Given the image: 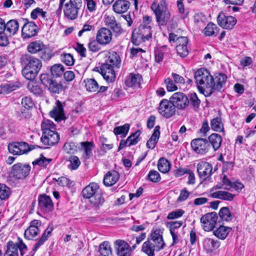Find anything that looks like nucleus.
I'll return each instance as SVG.
<instances>
[{"label": "nucleus", "mask_w": 256, "mask_h": 256, "mask_svg": "<svg viewBox=\"0 0 256 256\" xmlns=\"http://www.w3.org/2000/svg\"><path fill=\"white\" fill-rule=\"evenodd\" d=\"M194 77L201 93L204 94L206 88L210 89L206 96H210L214 90L220 91L227 79L226 75L222 73L216 74L213 77L209 71L204 68L198 69L194 73Z\"/></svg>", "instance_id": "nucleus-1"}, {"label": "nucleus", "mask_w": 256, "mask_h": 256, "mask_svg": "<svg viewBox=\"0 0 256 256\" xmlns=\"http://www.w3.org/2000/svg\"><path fill=\"white\" fill-rule=\"evenodd\" d=\"M105 62L100 66V74L108 82H114L116 78L114 68L121 66V58L115 51L109 50L105 54Z\"/></svg>", "instance_id": "nucleus-2"}, {"label": "nucleus", "mask_w": 256, "mask_h": 256, "mask_svg": "<svg viewBox=\"0 0 256 256\" xmlns=\"http://www.w3.org/2000/svg\"><path fill=\"white\" fill-rule=\"evenodd\" d=\"M82 194L84 198L88 200L92 207L96 210H99L105 202L99 185L96 182H91L86 186Z\"/></svg>", "instance_id": "nucleus-3"}, {"label": "nucleus", "mask_w": 256, "mask_h": 256, "mask_svg": "<svg viewBox=\"0 0 256 256\" xmlns=\"http://www.w3.org/2000/svg\"><path fill=\"white\" fill-rule=\"evenodd\" d=\"M21 60L22 64L24 65L22 70L23 76L27 80H34L42 66L40 60L28 54L24 55Z\"/></svg>", "instance_id": "nucleus-4"}, {"label": "nucleus", "mask_w": 256, "mask_h": 256, "mask_svg": "<svg viewBox=\"0 0 256 256\" xmlns=\"http://www.w3.org/2000/svg\"><path fill=\"white\" fill-rule=\"evenodd\" d=\"M30 170L31 166L28 164H14L8 172L6 178L8 183L12 186H15L20 180L24 179L29 175Z\"/></svg>", "instance_id": "nucleus-5"}, {"label": "nucleus", "mask_w": 256, "mask_h": 256, "mask_svg": "<svg viewBox=\"0 0 256 256\" xmlns=\"http://www.w3.org/2000/svg\"><path fill=\"white\" fill-rule=\"evenodd\" d=\"M152 31L150 26L140 24L138 28H135L132 34L131 40L136 46L152 38Z\"/></svg>", "instance_id": "nucleus-6"}, {"label": "nucleus", "mask_w": 256, "mask_h": 256, "mask_svg": "<svg viewBox=\"0 0 256 256\" xmlns=\"http://www.w3.org/2000/svg\"><path fill=\"white\" fill-rule=\"evenodd\" d=\"M82 5V0H69L63 5L64 15L69 20H76Z\"/></svg>", "instance_id": "nucleus-7"}, {"label": "nucleus", "mask_w": 256, "mask_h": 256, "mask_svg": "<svg viewBox=\"0 0 256 256\" xmlns=\"http://www.w3.org/2000/svg\"><path fill=\"white\" fill-rule=\"evenodd\" d=\"M40 80L42 83L48 88V91L51 94H59L63 90L62 84L61 83L57 82L47 74H42Z\"/></svg>", "instance_id": "nucleus-8"}, {"label": "nucleus", "mask_w": 256, "mask_h": 256, "mask_svg": "<svg viewBox=\"0 0 256 256\" xmlns=\"http://www.w3.org/2000/svg\"><path fill=\"white\" fill-rule=\"evenodd\" d=\"M176 111L175 107L170 99L164 98L160 102L158 112L163 117L169 118L175 114Z\"/></svg>", "instance_id": "nucleus-9"}, {"label": "nucleus", "mask_w": 256, "mask_h": 256, "mask_svg": "<svg viewBox=\"0 0 256 256\" xmlns=\"http://www.w3.org/2000/svg\"><path fill=\"white\" fill-rule=\"evenodd\" d=\"M170 99L172 104H174L175 108H176L180 110H184L189 104V100L188 96L182 92H175Z\"/></svg>", "instance_id": "nucleus-10"}, {"label": "nucleus", "mask_w": 256, "mask_h": 256, "mask_svg": "<svg viewBox=\"0 0 256 256\" xmlns=\"http://www.w3.org/2000/svg\"><path fill=\"white\" fill-rule=\"evenodd\" d=\"M218 215L216 212L208 213L200 218L203 229L205 231L212 230L215 226L218 220Z\"/></svg>", "instance_id": "nucleus-11"}, {"label": "nucleus", "mask_w": 256, "mask_h": 256, "mask_svg": "<svg viewBox=\"0 0 256 256\" xmlns=\"http://www.w3.org/2000/svg\"><path fill=\"white\" fill-rule=\"evenodd\" d=\"M191 146L196 152L201 154L206 153L210 148V144L208 140L203 138H198L193 140L191 142Z\"/></svg>", "instance_id": "nucleus-12"}, {"label": "nucleus", "mask_w": 256, "mask_h": 256, "mask_svg": "<svg viewBox=\"0 0 256 256\" xmlns=\"http://www.w3.org/2000/svg\"><path fill=\"white\" fill-rule=\"evenodd\" d=\"M196 168L198 176L201 179L205 180L211 176L212 166L210 163L204 161L200 162L197 164Z\"/></svg>", "instance_id": "nucleus-13"}, {"label": "nucleus", "mask_w": 256, "mask_h": 256, "mask_svg": "<svg viewBox=\"0 0 256 256\" xmlns=\"http://www.w3.org/2000/svg\"><path fill=\"white\" fill-rule=\"evenodd\" d=\"M218 25L225 29H232L236 23V20L232 16H226L224 13L220 12L218 16Z\"/></svg>", "instance_id": "nucleus-14"}, {"label": "nucleus", "mask_w": 256, "mask_h": 256, "mask_svg": "<svg viewBox=\"0 0 256 256\" xmlns=\"http://www.w3.org/2000/svg\"><path fill=\"white\" fill-rule=\"evenodd\" d=\"M41 142L46 146H52L57 144L60 140V136L56 130L43 132L40 138Z\"/></svg>", "instance_id": "nucleus-15"}, {"label": "nucleus", "mask_w": 256, "mask_h": 256, "mask_svg": "<svg viewBox=\"0 0 256 256\" xmlns=\"http://www.w3.org/2000/svg\"><path fill=\"white\" fill-rule=\"evenodd\" d=\"M38 31V26L34 22H27L22 28V36L24 39L30 38L36 36Z\"/></svg>", "instance_id": "nucleus-16"}, {"label": "nucleus", "mask_w": 256, "mask_h": 256, "mask_svg": "<svg viewBox=\"0 0 256 256\" xmlns=\"http://www.w3.org/2000/svg\"><path fill=\"white\" fill-rule=\"evenodd\" d=\"M156 16V22L160 26H166L170 18L169 10H152Z\"/></svg>", "instance_id": "nucleus-17"}, {"label": "nucleus", "mask_w": 256, "mask_h": 256, "mask_svg": "<svg viewBox=\"0 0 256 256\" xmlns=\"http://www.w3.org/2000/svg\"><path fill=\"white\" fill-rule=\"evenodd\" d=\"M50 116L58 122L66 119L63 105L59 100H56L55 106L50 112Z\"/></svg>", "instance_id": "nucleus-18"}, {"label": "nucleus", "mask_w": 256, "mask_h": 256, "mask_svg": "<svg viewBox=\"0 0 256 256\" xmlns=\"http://www.w3.org/2000/svg\"><path fill=\"white\" fill-rule=\"evenodd\" d=\"M39 208L44 212H50L54 210V204L50 196L46 194L40 195L38 198Z\"/></svg>", "instance_id": "nucleus-19"}, {"label": "nucleus", "mask_w": 256, "mask_h": 256, "mask_svg": "<svg viewBox=\"0 0 256 256\" xmlns=\"http://www.w3.org/2000/svg\"><path fill=\"white\" fill-rule=\"evenodd\" d=\"M96 38L101 45H106L112 41V32L107 28H102L98 31Z\"/></svg>", "instance_id": "nucleus-20"}, {"label": "nucleus", "mask_w": 256, "mask_h": 256, "mask_svg": "<svg viewBox=\"0 0 256 256\" xmlns=\"http://www.w3.org/2000/svg\"><path fill=\"white\" fill-rule=\"evenodd\" d=\"M114 246L118 256H130L132 254L130 245L123 240H116L114 242Z\"/></svg>", "instance_id": "nucleus-21"}, {"label": "nucleus", "mask_w": 256, "mask_h": 256, "mask_svg": "<svg viewBox=\"0 0 256 256\" xmlns=\"http://www.w3.org/2000/svg\"><path fill=\"white\" fill-rule=\"evenodd\" d=\"M147 240L154 243L156 246H160L162 245V249L164 248L165 243L162 238V232L160 228H153Z\"/></svg>", "instance_id": "nucleus-22"}, {"label": "nucleus", "mask_w": 256, "mask_h": 256, "mask_svg": "<svg viewBox=\"0 0 256 256\" xmlns=\"http://www.w3.org/2000/svg\"><path fill=\"white\" fill-rule=\"evenodd\" d=\"M162 249V245L160 246H156L154 243L147 240L143 244L142 251L148 256H154V252H158Z\"/></svg>", "instance_id": "nucleus-23"}, {"label": "nucleus", "mask_w": 256, "mask_h": 256, "mask_svg": "<svg viewBox=\"0 0 256 256\" xmlns=\"http://www.w3.org/2000/svg\"><path fill=\"white\" fill-rule=\"evenodd\" d=\"M182 224V221L170 222H167V226L169 228L170 234L172 238V246H174L178 242V234L175 232V230L180 228Z\"/></svg>", "instance_id": "nucleus-24"}, {"label": "nucleus", "mask_w": 256, "mask_h": 256, "mask_svg": "<svg viewBox=\"0 0 256 256\" xmlns=\"http://www.w3.org/2000/svg\"><path fill=\"white\" fill-rule=\"evenodd\" d=\"M130 6V2L128 0H116L112 6V8L116 13L122 14L126 12Z\"/></svg>", "instance_id": "nucleus-25"}, {"label": "nucleus", "mask_w": 256, "mask_h": 256, "mask_svg": "<svg viewBox=\"0 0 256 256\" xmlns=\"http://www.w3.org/2000/svg\"><path fill=\"white\" fill-rule=\"evenodd\" d=\"M120 174L116 170L108 172L104 178L103 182L106 186H110L114 184L119 180Z\"/></svg>", "instance_id": "nucleus-26"}, {"label": "nucleus", "mask_w": 256, "mask_h": 256, "mask_svg": "<svg viewBox=\"0 0 256 256\" xmlns=\"http://www.w3.org/2000/svg\"><path fill=\"white\" fill-rule=\"evenodd\" d=\"M220 242L216 240L206 238L204 239L203 246L207 252H212L218 248L220 246Z\"/></svg>", "instance_id": "nucleus-27"}, {"label": "nucleus", "mask_w": 256, "mask_h": 256, "mask_svg": "<svg viewBox=\"0 0 256 256\" xmlns=\"http://www.w3.org/2000/svg\"><path fill=\"white\" fill-rule=\"evenodd\" d=\"M160 126H156L150 138L147 141L146 146L150 149H154L158 142L160 136Z\"/></svg>", "instance_id": "nucleus-28"}, {"label": "nucleus", "mask_w": 256, "mask_h": 256, "mask_svg": "<svg viewBox=\"0 0 256 256\" xmlns=\"http://www.w3.org/2000/svg\"><path fill=\"white\" fill-rule=\"evenodd\" d=\"M142 80V76L140 74L130 73L126 80L125 83L128 87H139Z\"/></svg>", "instance_id": "nucleus-29"}, {"label": "nucleus", "mask_w": 256, "mask_h": 256, "mask_svg": "<svg viewBox=\"0 0 256 256\" xmlns=\"http://www.w3.org/2000/svg\"><path fill=\"white\" fill-rule=\"evenodd\" d=\"M6 35L10 36L16 34L19 28V24L16 20H11L5 24Z\"/></svg>", "instance_id": "nucleus-30"}, {"label": "nucleus", "mask_w": 256, "mask_h": 256, "mask_svg": "<svg viewBox=\"0 0 256 256\" xmlns=\"http://www.w3.org/2000/svg\"><path fill=\"white\" fill-rule=\"evenodd\" d=\"M106 24L112 28L114 32L120 34L122 28L120 24H118L115 18L113 16H107L105 19Z\"/></svg>", "instance_id": "nucleus-31"}, {"label": "nucleus", "mask_w": 256, "mask_h": 256, "mask_svg": "<svg viewBox=\"0 0 256 256\" xmlns=\"http://www.w3.org/2000/svg\"><path fill=\"white\" fill-rule=\"evenodd\" d=\"M80 144L81 150L84 152L82 157L86 160L90 158L92 155V150L94 147V142H80Z\"/></svg>", "instance_id": "nucleus-32"}, {"label": "nucleus", "mask_w": 256, "mask_h": 256, "mask_svg": "<svg viewBox=\"0 0 256 256\" xmlns=\"http://www.w3.org/2000/svg\"><path fill=\"white\" fill-rule=\"evenodd\" d=\"M208 142L212 146L214 151L219 149L222 142V138L219 134H212L208 136Z\"/></svg>", "instance_id": "nucleus-33"}, {"label": "nucleus", "mask_w": 256, "mask_h": 256, "mask_svg": "<svg viewBox=\"0 0 256 256\" xmlns=\"http://www.w3.org/2000/svg\"><path fill=\"white\" fill-rule=\"evenodd\" d=\"M232 230L231 227L220 226L216 230L213 231V234L218 238L224 240Z\"/></svg>", "instance_id": "nucleus-34"}, {"label": "nucleus", "mask_w": 256, "mask_h": 256, "mask_svg": "<svg viewBox=\"0 0 256 256\" xmlns=\"http://www.w3.org/2000/svg\"><path fill=\"white\" fill-rule=\"evenodd\" d=\"M45 45L40 40H36L30 43L28 46V51L32 54L40 53L44 48Z\"/></svg>", "instance_id": "nucleus-35"}, {"label": "nucleus", "mask_w": 256, "mask_h": 256, "mask_svg": "<svg viewBox=\"0 0 256 256\" xmlns=\"http://www.w3.org/2000/svg\"><path fill=\"white\" fill-rule=\"evenodd\" d=\"M211 196L213 198L232 201L233 200L234 195L228 192L220 190L212 193Z\"/></svg>", "instance_id": "nucleus-36"}, {"label": "nucleus", "mask_w": 256, "mask_h": 256, "mask_svg": "<svg viewBox=\"0 0 256 256\" xmlns=\"http://www.w3.org/2000/svg\"><path fill=\"white\" fill-rule=\"evenodd\" d=\"M18 246L14 242L8 241L6 243V250L4 256H18Z\"/></svg>", "instance_id": "nucleus-37"}, {"label": "nucleus", "mask_w": 256, "mask_h": 256, "mask_svg": "<svg viewBox=\"0 0 256 256\" xmlns=\"http://www.w3.org/2000/svg\"><path fill=\"white\" fill-rule=\"evenodd\" d=\"M50 74L53 78H60L62 76L64 71V66L60 64H56L50 68Z\"/></svg>", "instance_id": "nucleus-38"}, {"label": "nucleus", "mask_w": 256, "mask_h": 256, "mask_svg": "<svg viewBox=\"0 0 256 256\" xmlns=\"http://www.w3.org/2000/svg\"><path fill=\"white\" fill-rule=\"evenodd\" d=\"M218 215L222 221L230 222L234 218L228 207L222 208L218 212Z\"/></svg>", "instance_id": "nucleus-39"}, {"label": "nucleus", "mask_w": 256, "mask_h": 256, "mask_svg": "<svg viewBox=\"0 0 256 256\" xmlns=\"http://www.w3.org/2000/svg\"><path fill=\"white\" fill-rule=\"evenodd\" d=\"M158 167L161 172L166 174L170 171V164L166 159L162 158L158 162Z\"/></svg>", "instance_id": "nucleus-40"}, {"label": "nucleus", "mask_w": 256, "mask_h": 256, "mask_svg": "<svg viewBox=\"0 0 256 256\" xmlns=\"http://www.w3.org/2000/svg\"><path fill=\"white\" fill-rule=\"evenodd\" d=\"M46 14L47 12L44 11L42 8H36L32 12L30 17L32 20H36L38 17H40L43 20L46 21L48 20Z\"/></svg>", "instance_id": "nucleus-41"}, {"label": "nucleus", "mask_w": 256, "mask_h": 256, "mask_svg": "<svg viewBox=\"0 0 256 256\" xmlns=\"http://www.w3.org/2000/svg\"><path fill=\"white\" fill-rule=\"evenodd\" d=\"M130 128V126L128 124H125L123 126L114 128L113 132L115 135H121V137L124 138L127 135Z\"/></svg>", "instance_id": "nucleus-42"}, {"label": "nucleus", "mask_w": 256, "mask_h": 256, "mask_svg": "<svg viewBox=\"0 0 256 256\" xmlns=\"http://www.w3.org/2000/svg\"><path fill=\"white\" fill-rule=\"evenodd\" d=\"M52 158H48L41 154L39 158L32 162V164L34 166L38 165L40 166L46 168L47 166L52 162Z\"/></svg>", "instance_id": "nucleus-43"}, {"label": "nucleus", "mask_w": 256, "mask_h": 256, "mask_svg": "<svg viewBox=\"0 0 256 256\" xmlns=\"http://www.w3.org/2000/svg\"><path fill=\"white\" fill-rule=\"evenodd\" d=\"M210 126L214 131L220 132L224 130V126L220 118L217 117L212 119L210 121Z\"/></svg>", "instance_id": "nucleus-44"}, {"label": "nucleus", "mask_w": 256, "mask_h": 256, "mask_svg": "<svg viewBox=\"0 0 256 256\" xmlns=\"http://www.w3.org/2000/svg\"><path fill=\"white\" fill-rule=\"evenodd\" d=\"M85 86L87 90L90 92H95L98 89V84L97 82L93 78L87 79L84 80Z\"/></svg>", "instance_id": "nucleus-45"}, {"label": "nucleus", "mask_w": 256, "mask_h": 256, "mask_svg": "<svg viewBox=\"0 0 256 256\" xmlns=\"http://www.w3.org/2000/svg\"><path fill=\"white\" fill-rule=\"evenodd\" d=\"M141 133L140 130L132 133L128 138V141L129 142L128 146L136 145L140 140V136Z\"/></svg>", "instance_id": "nucleus-46"}, {"label": "nucleus", "mask_w": 256, "mask_h": 256, "mask_svg": "<svg viewBox=\"0 0 256 256\" xmlns=\"http://www.w3.org/2000/svg\"><path fill=\"white\" fill-rule=\"evenodd\" d=\"M29 90L36 96H40L42 93V90L40 86L36 82H30L28 85Z\"/></svg>", "instance_id": "nucleus-47"}, {"label": "nucleus", "mask_w": 256, "mask_h": 256, "mask_svg": "<svg viewBox=\"0 0 256 256\" xmlns=\"http://www.w3.org/2000/svg\"><path fill=\"white\" fill-rule=\"evenodd\" d=\"M39 229L29 226L24 232V236L26 239L32 240L39 234Z\"/></svg>", "instance_id": "nucleus-48"}, {"label": "nucleus", "mask_w": 256, "mask_h": 256, "mask_svg": "<svg viewBox=\"0 0 256 256\" xmlns=\"http://www.w3.org/2000/svg\"><path fill=\"white\" fill-rule=\"evenodd\" d=\"M200 100L198 98L195 92H192L190 95V104L194 110H197L200 106Z\"/></svg>", "instance_id": "nucleus-49"}, {"label": "nucleus", "mask_w": 256, "mask_h": 256, "mask_svg": "<svg viewBox=\"0 0 256 256\" xmlns=\"http://www.w3.org/2000/svg\"><path fill=\"white\" fill-rule=\"evenodd\" d=\"M146 179L149 181L156 183L160 180L161 178L160 174L157 171L151 170L149 172Z\"/></svg>", "instance_id": "nucleus-50"}, {"label": "nucleus", "mask_w": 256, "mask_h": 256, "mask_svg": "<svg viewBox=\"0 0 256 256\" xmlns=\"http://www.w3.org/2000/svg\"><path fill=\"white\" fill-rule=\"evenodd\" d=\"M150 8L152 10H168L166 0H160L158 4L153 2Z\"/></svg>", "instance_id": "nucleus-51"}, {"label": "nucleus", "mask_w": 256, "mask_h": 256, "mask_svg": "<svg viewBox=\"0 0 256 256\" xmlns=\"http://www.w3.org/2000/svg\"><path fill=\"white\" fill-rule=\"evenodd\" d=\"M42 130L43 132L55 130V126L54 122L50 120L42 122L41 124Z\"/></svg>", "instance_id": "nucleus-52"}, {"label": "nucleus", "mask_w": 256, "mask_h": 256, "mask_svg": "<svg viewBox=\"0 0 256 256\" xmlns=\"http://www.w3.org/2000/svg\"><path fill=\"white\" fill-rule=\"evenodd\" d=\"M10 194V188L5 184H0V198L2 200L8 198Z\"/></svg>", "instance_id": "nucleus-53"}, {"label": "nucleus", "mask_w": 256, "mask_h": 256, "mask_svg": "<svg viewBox=\"0 0 256 256\" xmlns=\"http://www.w3.org/2000/svg\"><path fill=\"white\" fill-rule=\"evenodd\" d=\"M60 60L68 66H72L74 60L72 56L70 54H62L60 55Z\"/></svg>", "instance_id": "nucleus-54"}, {"label": "nucleus", "mask_w": 256, "mask_h": 256, "mask_svg": "<svg viewBox=\"0 0 256 256\" xmlns=\"http://www.w3.org/2000/svg\"><path fill=\"white\" fill-rule=\"evenodd\" d=\"M19 142H13L8 145L9 152L14 155H20Z\"/></svg>", "instance_id": "nucleus-55"}, {"label": "nucleus", "mask_w": 256, "mask_h": 256, "mask_svg": "<svg viewBox=\"0 0 256 256\" xmlns=\"http://www.w3.org/2000/svg\"><path fill=\"white\" fill-rule=\"evenodd\" d=\"M21 86V84L18 82H10L8 83L4 84L3 88L10 92L20 88Z\"/></svg>", "instance_id": "nucleus-56"}, {"label": "nucleus", "mask_w": 256, "mask_h": 256, "mask_svg": "<svg viewBox=\"0 0 256 256\" xmlns=\"http://www.w3.org/2000/svg\"><path fill=\"white\" fill-rule=\"evenodd\" d=\"M70 164L68 166L69 168L71 170H76L80 164V161L78 158L76 156H72L69 158Z\"/></svg>", "instance_id": "nucleus-57"}, {"label": "nucleus", "mask_w": 256, "mask_h": 256, "mask_svg": "<svg viewBox=\"0 0 256 256\" xmlns=\"http://www.w3.org/2000/svg\"><path fill=\"white\" fill-rule=\"evenodd\" d=\"M100 42L96 39L90 40L88 44V48L90 50L96 52L101 49Z\"/></svg>", "instance_id": "nucleus-58"}, {"label": "nucleus", "mask_w": 256, "mask_h": 256, "mask_svg": "<svg viewBox=\"0 0 256 256\" xmlns=\"http://www.w3.org/2000/svg\"><path fill=\"white\" fill-rule=\"evenodd\" d=\"M64 150L68 154H74L77 150V146L73 142H66L64 146Z\"/></svg>", "instance_id": "nucleus-59"}, {"label": "nucleus", "mask_w": 256, "mask_h": 256, "mask_svg": "<svg viewBox=\"0 0 256 256\" xmlns=\"http://www.w3.org/2000/svg\"><path fill=\"white\" fill-rule=\"evenodd\" d=\"M216 28V26L212 22H209L204 29V33L206 36H212L215 34L214 30Z\"/></svg>", "instance_id": "nucleus-60"}, {"label": "nucleus", "mask_w": 256, "mask_h": 256, "mask_svg": "<svg viewBox=\"0 0 256 256\" xmlns=\"http://www.w3.org/2000/svg\"><path fill=\"white\" fill-rule=\"evenodd\" d=\"M176 50L178 54L181 57H185L188 54L187 45L176 46Z\"/></svg>", "instance_id": "nucleus-61"}, {"label": "nucleus", "mask_w": 256, "mask_h": 256, "mask_svg": "<svg viewBox=\"0 0 256 256\" xmlns=\"http://www.w3.org/2000/svg\"><path fill=\"white\" fill-rule=\"evenodd\" d=\"M184 212L181 209L177 210L175 211H173L169 213L167 216V218L168 220H174L175 218H178L181 217Z\"/></svg>", "instance_id": "nucleus-62"}, {"label": "nucleus", "mask_w": 256, "mask_h": 256, "mask_svg": "<svg viewBox=\"0 0 256 256\" xmlns=\"http://www.w3.org/2000/svg\"><path fill=\"white\" fill-rule=\"evenodd\" d=\"M22 106L26 109L32 108L34 106V103L32 98L28 96H25L22 100Z\"/></svg>", "instance_id": "nucleus-63"}, {"label": "nucleus", "mask_w": 256, "mask_h": 256, "mask_svg": "<svg viewBox=\"0 0 256 256\" xmlns=\"http://www.w3.org/2000/svg\"><path fill=\"white\" fill-rule=\"evenodd\" d=\"M166 84V89L168 92H174L178 90L177 86L175 84L173 80L170 78H167L164 80Z\"/></svg>", "instance_id": "nucleus-64"}]
</instances>
